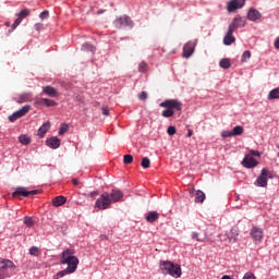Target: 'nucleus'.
I'll return each instance as SVG.
<instances>
[{"instance_id":"nucleus-1","label":"nucleus","mask_w":279,"mask_h":279,"mask_svg":"<svg viewBox=\"0 0 279 279\" xmlns=\"http://www.w3.org/2000/svg\"><path fill=\"white\" fill-rule=\"evenodd\" d=\"M61 265H68V267L57 274V278H64L69 274H75L77 271V266L80 265V259L75 256V250L66 248L62 252Z\"/></svg>"},{"instance_id":"nucleus-2","label":"nucleus","mask_w":279,"mask_h":279,"mask_svg":"<svg viewBox=\"0 0 279 279\" xmlns=\"http://www.w3.org/2000/svg\"><path fill=\"white\" fill-rule=\"evenodd\" d=\"M159 267L163 276L182 278V267L179 264H173V262L170 260H161Z\"/></svg>"},{"instance_id":"nucleus-3","label":"nucleus","mask_w":279,"mask_h":279,"mask_svg":"<svg viewBox=\"0 0 279 279\" xmlns=\"http://www.w3.org/2000/svg\"><path fill=\"white\" fill-rule=\"evenodd\" d=\"M96 208L98 210H108L112 206V199L110 198V193L105 192L100 195V197L95 203Z\"/></svg>"},{"instance_id":"nucleus-4","label":"nucleus","mask_w":279,"mask_h":279,"mask_svg":"<svg viewBox=\"0 0 279 279\" xmlns=\"http://www.w3.org/2000/svg\"><path fill=\"white\" fill-rule=\"evenodd\" d=\"M268 178H274V174L269 169H263L260 174L257 177L255 180V186H260L262 189H266L267 186V179Z\"/></svg>"},{"instance_id":"nucleus-5","label":"nucleus","mask_w":279,"mask_h":279,"mask_svg":"<svg viewBox=\"0 0 279 279\" xmlns=\"http://www.w3.org/2000/svg\"><path fill=\"white\" fill-rule=\"evenodd\" d=\"M14 269H16V265H14V262L10 259L0 260V271L4 272L7 276H11L12 274H14Z\"/></svg>"},{"instance_id":"nucleus-6","label":"nucleus","mask_w":279,"mask_h":279,"mask_svg":"<svg viewBox=\"0 0 279 279\" xmlns=\"http://www.w3.org/2000/svg\"><path fill=\"white\" fill-rule=\"evenodd\" d=\"M160 108H168L169 110H173L175 112V110L180 111L182 110V102H180V100L177 99H168L165 100L162 102H160Z\"/></svg>"},{"instance_id":"nucleus-7","label":"nucleus","mask_w":279,"mask_h":279,"mask_svg":"<svg viewBox=\"0 0 279 279\" xmlns=\"http://www.w3.org/2000/svg\"><path fill=\"white\" fill-rule=\"evenodd\" d=\"M114 26L118 29H121V27H134V22L132 21V19L130 16L124 15V16L116 19Z\"/></svg>"},{"instance_id":"nucleus-8","label":"nucleus","mask_w":279,"mask_h":279,"mask_svg":"<svg viewBox=\"0 0 279 279\" xmlns=\"http://www.w3.org/2000/svg\"><path fill=\"white\" fill-rule=\"evenodd\" d=\"M39 193V190L27 191L26 187H16L12 195L13 197H29V195L34 196Z\"/></svg>"},{"instance_id":"nucleus-9","label":"nucleus","mask_w":279,"mask_h":279,"mask_svg":"<svg viewBox=\"0 0 279 279\" xmlns=\"http://www.w3.org/2000/svg\"><path fill=\"white\" fill-rule=\"evenodd\" d=\"M29 110H32V106L29 105L24 106L20 110L15 111L13 114L9 116V121L11 123H14V121H17V119H21V117H25V114H27Z\"/></svg>"},{"instance_id":"nucleus-10","label":"nucleus","mask_w":279,"mask_h":279,"mask_svg":"<svg viewBox=\"0 0 279 279\" xmlns=\"http://www.w3.org/2000/svg\"><path fill=\"white\" fill-rule=\"evenodd\" d=\"M31 13H32V11L29 9H24V10L20 11L17 13V19L12 24V29L17 28L21 25V23H23V19H27V16H29Z\"/></svg>"},{"instance_id":"nucleus-11","label":"nucleus","mask_w":279,"mask_h":279,"mask_svg":"<svg viewBox=\"0 0 279 279\" xmlns=\"http://www.w3.org/2000/svg\"><path fill=\"white\" fill-rule=\"evenodd\" d=\"M244 5L245 0H231L227 3V10L228 12H236V10H241Z\"/></svg>"},{"instance_id":"nucleus-12","label":"nucleus","mask_w":279,"mask_h":279,"mask_svg":"<svg viewBox=\"0 0 279 279\" xmlns=\"http://www.w3.org/2000/svg\"><path fill=\"white\" fill-rule=\"evenodd\" d=\"M225 241H227V243H236V241H239V228L233 227L230 231H227Z\"/></svg>"},{"instance_id":"nucleus-13","label":"nucleus","mask_w":279,"mask_h":279,"mask_svg":"<svg viewBox=\"0 0 279 279\" xmlns=\"http://www.w3.org/2000/svg\"><path fill=\"white\" fill-rule=\"evenodd\" d=\"M197 41H189L183 46V58H191L195 51Z\"/></svg>"},{"instance_id":"nucleus-14","label":"nucleus","mask_w":279,"mask_h":279,"mask_svg":"<svg viewBox=\"0 0 279 279\" xmlns=\"http://www.w3.org/2000/svg\"><path fill=\"white\" fill-rule=\"evenodd\" d=\"M251 236H252L253 241H255L257 243H262L263 238H264L263 229L258 228V227H253L251 229Z\"/></svg>"},{"instance_id":"nucleus-15","label":"nucleus","mask_w":279,"mask_h":279,"mask_svg":"<svg viewBox=\"0 0 279 279\" xmlns=\"http://www.w3.org/2000/svg\"><path fill=\"white\" fill-rule=\"evenodd\" d=\"M239 27H245V19L236 16L232 20V23L229 25V29L236 32Z\"/></svg>"},{"instance_id":"nucleus-16","label":"nucleus","mask_w":279,"mask_h":279,"mask_svg":"<svg viewBox=\"0 0 279 279\" xmlns=\"http://www.w3.org/2000/svg\"><path fill=\"white\" fill-rule=\"evenodd\" d=\"M243 167L246 169H254V167L258 166V161L254 159V157L246 155L244 159L242 160Z\"/></svg>"},{"instance_id":"nucleus-17","label":"nucleus","mask_w":279,"mask_h":279,"mask_svg":"<svg viewBox=\"0 0 279 279\" xmlns=\"http://www.w3.org/2000/svg\"><path fill=\"white\" fill-rule=\"evenodd\" d=\"M35 106H47V108H53L54 106H58V102L49 98H40L35 101Z\"/></svg>"},{"instance_id":"nucleus-18","label":"nucleus","mask_w":279,"mask_h":279,"mask_svg":"<svg viewBox=\"0 0 279 279\" xmlns=\"http://www.w3.org/2000/svg\"><path fill=\"white\" fill-rule=\"evenodd\" d=\"M234 31L228 28L226 36L223 37V45L230 46L232 43H236V38L233 36Z\"/></svg>"},{"instance_id":"nucleus-19","label":"nucleus","mask_w":279,"mask_h":279,"mask_svg":"<svg viewBox=\"0 0 279 279\" xmlns=\"http://www.w3.org/2000/svg\"><path fill=\"white\" fill-rule=\"evenodd\" d=\"M109 198L111 199V203L121 202V199H123V192H121V190H112L109 194Z\"/></svg>"},{"instance_id":"nucleus-20","label":"nucleus","mask_w":279,"mask_h":279,"mask_svg":"<svg viewBox=\"0 0 279 279\" xmlns=\"http://www.w3.org/2000/svg\"><path fill=\"white\" fill-rule=\"evenodd\" d=\"M51 129V122L47 121L45 122L37 132V135L39 136V138H44L45 134H47V132H49V130Z\"/></svg>"},{"instance_id":"nucleus-21","label":"nucleus","mask_w":279,"mask_h":279,"mask_svg":"<svg viewBox=\"0 0 279 279\" xmlns=\"http://www.w3.org/2000/svg\"><path fill=\"white\" fill-rule=\"evenodd\" d=\"M145 219L148 223H154L160 219V214H158V211H148L145 215Z\"/></svg>"},{"instance_id":"nucleus-22","label":"nucleus","mask_w":279,"mask_h":279,"mask_svg":"<svg viewBox=\"0 0 279 279\" xmlns=\"http://www.w3.org/2000/svg\"><path fill=\"white\" fill-rule=\"evenodd\" d=\"M47 147H50L51 149H58L60 147V138L58 137H51L46 141Z\"/></svg>"},{"instance_id":"nucleus-23","label":"nucleus","mask_w":279,"mask_h":279,"mask_svg":"<svg viewBox=\"0 0 279 279\" xmlns=\"http://www.w3.org/2000/svg\"><path fill=\"white\" fill-rule=\"evenodd\" d=\"M43 93L48 95V97H58V89L56 87L45 86L43 87Z\"/></svg>"},{"instance_id":"nucleus-24","label":"nucleus","mask_w":279,"mask_h":279,"mask_svg":"<svg viewBox=\"0 0 279 279\" xmlns=\"http://www.w3.org/2000/svg\"><path fill=\"white\" fill-rule=\"evenodd\" d=\"M248 21H258L260 19V12L256 9H251L247 13Z\"/></svg>"},{"instance_id":"nucleus-25","label":"nucleus","mask_w":279,"mask_h":279,"mask_svg":"<svg viewBox=\"0 0 279 279\" xmlns=\"http://www.w3.org/2000/svg\"><path fill=\"white\" fill-rule=\"evenodd\" d=\"M66 204V197L64 196H57L52 199V205L58 208L60 206H64Z\"/></svg>"},{"instance_id":"nucleus-26","label":"nucleus","mask_w":279,"mask_h":279,"mask_svg":"<svg viewBox=\"0 0 279 279\" xmlns=\"http://www.w3.org/2000/svg\"><path fill=\"white\" fill-rule=\"evenodd\" d=\"M195 195V203L204 204V201L206 199V194L202 190H197Z\"/></svg>"},{"instance_id":"nucleus-27","label":"nucleus","mask_w":279,"mask_h":279,"mask_svg":"<svg viewBox=\"0 0 279 279\" xmlns=\"http://www.w3.org/2000/svg\"><path fill=\"white\" fill-rule=\"evenodd\" d=\"M274 99H279V87L271 89L267 96L268 101H274Z\"/></svg>"},{"instance_id":"nucleus-28","label":"nucleus","mask_w":279,"mask_h":279,"mask_svg":"<svg viewBox=\"0 0 279 279\" xmlns=\"http://www.w3.org/2000/svg\"><path fill=\"white\" fill-rule=\"evenodd\" d=\"M27 101H32V94H21L17 99V104H27Z\"/></svg>"},{"instance_id":"nucleus-29","label":"nucleus","mask_w":279,"mask_h":279,"mask_svg":"<svg viewBox=\"0 0 279 279\" xmlns=\"http://www.w3.org/2000/svg\"><path fill=\"white\" fill-rule=\"evenodd\" d=\"M173 114H175L174 110H171L169 108H166L162 112H161V117H165V119H169L171 117H173Z\"/></svg>"},{"instance_id":"nucleus-30","label":"nucleus","mask_w":279,"mask_h":279,"mask_svg":"<svg viewBox=\"0 0 279 279\" xmlns=\"http://www.w3.org/2000/svg\"><path fill=\"white\" fill-rule=\"evenodd\" d=\"M243 132H244V129L241 125L234 126L233 130L231 131L233 136H241V134H243Z\"/></svg>"},{"instance_id":"nucleus-31","label":"nucleus","mask_w":279,"mask_h":279,"mask_svg":"<svg viewBox=\"0 0 279 279\" xmlns=\"http://www.w3.org/2000/svg\"><path fill=\"white\" fill-rule=\"evenodd\" d=\"M219 66L221 69H230V66H232V63H230V59H222L219 62Z\"/></svg>"},{"instance_id":"nucleus-32","label":"nucleus","mask_w":279,"mask_h":279,"mask_svg":"<svg viewBox=\"0 0 279 279\" xmlns=\"http://www.w3.org/2000/svg\"><path fill=\"white\" fill-rule=\"evenodd\" d=\"M19 141L22 145H29V143H32V138L27 135H20Z\"/></svg>"},{"instance_id":"nucleus-33","label":"nucleus","mask_w":279,"mask_h":279,"mask_svg":"<svg viewBox=\"0 0 279 279\" xmlns=\"http://www.w3.org/2000/svg\"><path fill=\"white\" fill-rule=\"evenodd\" d=\"M148 69H149V65H148L147 62H145V61H142V62L138 64V72H140V73H145V72H147Z\"/></svg>"},{"instance_id":"nucleus-34","label":"nucleus","mask_w":279,"mask_h":279,"mask_svg":"<svg viewBox=\"0 0 279 279\" xmlns=\"http://www.w3.org/2000/svg\"><path fill=\"white\" fill-rule=\"evenodd\" d=\"M141 165H142L143 169H149L151 161L149 160V158L143 157Z\"/></svg>"},{"instance_id":"nucleus-35","label":"nucleus","mask_w":279,"mask_h":279,"mask_svg":"<svg viewBox=\"0 0 279 279\" xmlns=\"http://www.w3.org/2000/svg\"><path fill=\"white\" fill-rule=\"evenodd\" d=\"M252 58V52L250 50H246L243 52L241 60L243 62L248 61Z\"/></svg>"},{"instance_id":"nucleus-36","label":"nucleus","mask_w":279,"mask_h":279,"mask_svg":"<svg viewBox=\"0 0 279 279\" xmlns=\"http://www.w3.org/2000/svg\"><path fill=\"white\" fill-rule=\"evenodd\" d=\"M24 223H25V226H27V228H32L34 226V218L26 216L24 218Z\"/></svg>"},{"instance_id":"nucleus-37","label":"nucleus","mask_w":279,"mask_h":279,"mask_svg":"<svg viewBox=\"0 0 279 279\" xmlns=\"http://www.w3.org/2000/svg\"><path fill=\"white\" fill-rule=\"evenodd\" d=\"M123 162L124 165H132V162H134V157L132 155H124Z\"/></svg>"},{"instance_id":"nucleus-38","label":"nucleus","mask_w":279,"mask_h":279,"mask_svg":"<svg viewBox=\"0 0 279 279\" xmlns=\"http://www.w3.org/2000/svg\"><path fill=\"white\" fill-rule=\"evenodd\" d=\"M66 132H69V124H61L59 134L62 136V134H66Z\"/></svg>"},{"instance_id":"nucleus-39","label":"nucleus","mask_w":279,"mask_h":279,"mask_svg":"<svg viewBox=\"0 0 279 279\" xmlns=\"http://www.w3.org/2000/svg\"><path fill=\"white\" fill-rule=\"evenodd\" d=\"M39 252H40V248H38L37 246H32L29 248L31 256H38Z\"/></svg>"},{"instance_id":"nucleus-40","label":"nucleus","mask_w":279,"mask_h":279,"mask_svg":"<svg viewBox=\"0 0 279 279\" xmlns=\"http://www.w3.org/2000/svg\"><path fill=\"white\" fill-rule=\"evenodd\" d=\"M83 49H85L86 51H92V53H95V46L90 44H84Z\"/></svg>"},{"instance_id":"nucleus-41","label":"nucleus","mask_w":279,"mask_h":279,"mask_svg":"<svg viewBox=\"0 0 279 279\" xmlns=\"http://www.w3.org/2000/svg\"><path fill=\"white\" fill-rule=\"evenodd\" d=\"M221 136L222 138H231V136H234V135L232 134V131H222Z\"/></svg>"},{"instance_id":"nucleus-42","label":"nucleus","mask_w":279,"mask_h":279,"mask_svg":"<svg viewBox=\"0 0 279 279\" xmlns=\"http://www.w3.org/2000/svg\"><path fill=\"white\" fill-rule=\"evenodd\" d=\"M175 132H178L175 126H169L167 130V134H169V136H173L175 134Z\"/></svg>"},{"instance_id":"nucleus-43","label":"nucleus","mask_w":279,"mask_h":279,"mask_svg":"<svg viewBox=\"0 0 279 279\" xmlns=\"http://www.w3.org/2000/svg\"><path fill=\"white\" fill-rule=\"evenodd\" d=\"M39 17L41 19V21H45V19H49V11L41 12Z\"/></svg>"},{"instance_id":"nucleus-44","label":"nucleus","mask_w":279,"mask_h":279,"mask_svg":"<svg viewBox=\"0 0 279 279\" xmlns=\"http://www.w3.org/2000/svg\"><path fill=\"white\" fill-rule=\"evenodd\" d=\"M192 239H196V241L203 243L204 239H199V233L198 232H193L192 233Z\"/></svg>"},{"instance_id":"nucleus-45","label":"nucleus","mask_w":279,"mask_h":279,"mask_svg":"<svg viewBox=\"0 0 279 279\" xmlns=\"http://www.w3.org/2000/svg\"><path fill=\"white\" fill-rule=\"evenodd\" d=\"M242 279H256V276L252 272H246Z\"/></svg>"},{"instance_id":"nucleus-46","label":"nucleus","mask_w":279,"mask_h":279,"mask_svg":"<svg viewBox=\"0 0 279 279\" xmlns=\"http://www.w3.org/2000/svg\"><path fill=\"white\" fill-rule=\"evenodd\" d=\"M101 110L105 117H108V114H110V109L108 107H102Z\"/></svg>"},{"instance_id":"nucleus-47","label":"nucleus","mask_w":279,"mask_h":279,"mask_svg":"<svg viewBox=\"0 0 279 279\" xmlns=\"http://www.w3.org/2000/svg\"><path fill=\"white\" fill-rule=\"evenodd\" d=\"M138 97H140V99L142 101H145V99H147V93L146 92H142Z\"/></svg>"},{"instance_id":"nucleus-48","label":"nucleus","mask_w":279,"mask_h":279,"mask_svg":"<svg viewBox=\"0 0 279 279\" xmlns=\"http://www.w3.org/2000/svg\"><path fill=\"white\" fill-rule=\"evenodd\" d=\"M250 156L252 157V156H257V157H259L260 156V153L258 151V150H250Z\"/></svg>"},{"instance_id":"nucleus-49","label":"nucleus","mask_w":279,"mask_h":279,"mask_svg":"<svg viewBox=\"0 0 279 279\" xmlns=\"http://www.w3.org/2000/svg\"><path fill=\"white\" fill-rule=\"evenodd\" d=\"M96 195H99V192L97 191H94V192H90L89 194L85 195L86 197H95Z\"/></svg>"},{"instance_id":"nucleus-50","label":"nucleus","mask_w":279,"mask_h":279,"mask_svg":"<svg viewBox=\"0 0 279 279\" xmlns=\"http://www.w3.org/2000/svg\"><path fill=\"white\" fill-rule=\"evenodd\" d=\"M5 278H10V275H7L5 272H3V270H0V279H5Z\"/></svg>"},{"instance_id":"nucleus-51","label":"nucleus","mask_w":279,"mask_h":279,"mask_svg":"<svg viewBox=\"0 0 279 279\" xmlns=\"http://www.w3.org/2000/svg\"><path fill=\"white\" fill-rule=\"evenodd\" d=\"M274 45L277 49H279V36L276 38Z\"/></svg>"},{"instance_id":"nucleus-52","label":"nucleus","mask_w":279,"mask_h":279,"mask_svg":"<svg viewBox=\"0 0 279 279\" xmlns=\"http://www.w3.org/2000/svg\"><path fill=\"white\" fill-rule=\"evenodd\" d=\"M72 183L74 184V186H80V181H77V179H73Z\"/></svg>"},{"instance_id":"nucleus-53","label":"nucleus","mask_w":279,"mask_h":279,"mask_svg":"<svg viewBox=\"0 0 279 279\" xmlns=\"http://www.w3.org/2000/svg\"><path fill=\"white\" fill-rule=\"evenodd\" d=\"M193 136V130H187V137L191 138Z\"/></svg>"},{"instance_id":"nucleus-54","label":"nucleus","mask_w":279,"mask_h":279,"mask_svg":"<svg viewBox=\"0 0 279 279\" xmlns=\"http://www.w3.org/2000/svg\"><path fill=\"white\" fill-rule=\"evenodd\" d=\"M104 12H106V10H98L97 14H104Z\"/></svg>"},{"instance_id":"nucleus-55","label":"nucleus","mask_w":279,"mask_h":279,"mask_svg":"<svg viewBox=\"0 0 279 279\" xmlns=\"http://www.w3.org/2000/svg\"><path fill=\"white\" fill-rule=\"evenodd\" d=\"M5 26H7V27H10V22H7V23H5Z\"/></svg>"},{"instance_id":"nucleus-56","label":"nucleus","mask_w":279,"mask_h":279,"mask_svg":"<svg viewBox=\"0 0 279 279\" xmlns=\"http://www.w3.org/2000/svg\"><path fill=\"white\" fill-rule=\"evenodd\" d=\"M100 239H107V236L106 235H101Z\"/></svg>"}]
</instances>
